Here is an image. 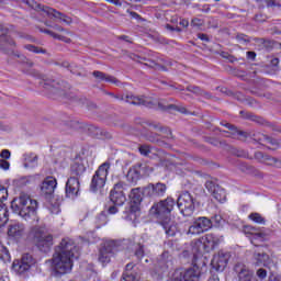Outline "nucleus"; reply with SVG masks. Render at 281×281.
Returning <instances> with one entry per match:
<instances>
[{"instance_id":"25","label":"nucleus","mask_w":281,"mask_h":281,"mask_svg":"<svg viewBox=\"0 0 281 281\" xmlns=\"http://www.w3.org/2000/svg\"><path fill=\"white\" fill-rule=\"evenodd\" d=\"M57 188V180L54 176H47L42 183V193L45 196H53Z\"/></svg>"},{"instance_id":"46","label":"nucleus","mask_w":281,"mask_h":281,"mask_svg":"<svg viewBox=\"0 0 281 281\" xmlns=\"http://www.w3.org/2000/svg\"><path fill=\"white\" fill-rule=\"evenodd\" d=\"M20 261H22L24 265H29V267H33L35 265V259L30 254H23Z\"/></svg>"},{"instance_id":"43","label":"nucleus","mask_w":281,"mask_h":281,"mask_svg":"<svg viewBox=\"0 0 281 281\" xmlns=\"http://www.w3.org/2000/svg\"><path fill=\"white\" fill-rule=\"evenodd\" d=\"M24 49L32 52L34 54H43V55L47 54V50L44 49L43 47H37L32 44L24 45Z\"/></svg>"},{"instance_id":"50","label":"nucleus","mask_w":281,"mask_h":281,"mask_svg":"<svg viewBox=\"0 0 281 281\" xmlns=\"http://www.w3.org/2000/svg\"><path fill=\"white\" fill-rule=\"evenodd\" d=\"M55 83H56L55 80H46L43 82V88L46 90H50V89L58 90V88H56Z\"/></svg>"},{"instance_id":"56","label":"nucleus","mask_w":281,"mask_h":281,"mask_svg":"<svg viewBox=\"0 0 281 281\" xmlns=\"http://www.w3.org/2000/svg\"><path fill=\"white\" fill-rule=\"evenodd\" d=\"M247 104H248L250 108H259V103H258V101H256L255 99H247Z\"/></svg>"},{"instance_id":"22","label":"nucleus","mask_w":281,"mask_h":281,"mask_svg":"<svg viewBox=\"0 0 281 281\" xmlns=\"http://www.w3.org/2000/svg\"><path fill=\"white\" fill-rule=\"evenodd\" d=\"M254 142L258 143L261 146H268L269 149L271 150H276L277 148H280V142L274 139V138H270L269 136L257 132L254 134Z\"/></svg>"},{"instance_id":"35","label":"nucleus","mask_w":281,"mask_h":281,"mask_svg":"<svg viewBox=\"0 0 281 281\" xmlns=\"http://www.w3.org/2000/svg\"><path fill=\"white\" fill-rule=\"evenodd\" d=\"M8 207L3 202H0V227L7 225L9 217H8Z\"/></svg>"},{"instance_id":"39","label":"nucleus","mask_w":281,"mask_h":281,"mask_svg":"<svg viewBox=\"0 0 281 281\" xmlns=\"http://www.w3.org/2000/svg\"><path fill=\"white\" fill-rule=\"evenodd\" d=\"M231 154L238 158H244V159H249V160H252V158H254L252 156H250V154H248V151H246L244 149H238V148H232Z\"/></svg>"},{"instance_id":"28","label":"nucleus","mask_w":281,"mask_h":281,"mask_svg":"<svg viewBox=\"0 0 281 281\" xmlns=\"http://www.w3.org/2000/svg\"><path fill=\"white\" fill-rule=\"evenodd\" d=\"M24 233H25L24 225H21V224L11 225V227H9L8 229V236L13 238L16 241H19L24 236Z\"/></svg>"},{"instance_id":"29","label":"nucleus","mask_w":281,"mask_h":281,"mask_svg":"<svg viewBox=\"0 0 281 281\" xmlns=\"http://www.w3.org/2000/svg\"><path fill=\"white\" fill-rule=\"evenodd\" d=\"M92 76H94V78H97V80H99L100 82H108L111 85L117 83V79L113 76L108 75L106 72L95 70L94 72H92Z\"/></svg>"},{"instance_id":"47","label":"nucleus","mask_w":281,"mask_h":281,"mask_svg":"<svg viewBox=\"0 0 281 281\" xmlns=\"http://www.w3.org/2000/svg\"><path fill=\"white\" fill-rule=\"evenodd\" d=\"M167 271H168V266H166L164 261L158 262V265L155 267V272L158 277H161Z\"/></svg>"},{"instance_id":"53","label":"nucleus","mask_w":281,"mask_h":281,"mask_svg":"<svg viewBox=\"0 0 281 281\" xmlns=\"http://www.w3.org/2000/svg\"><path fill=\"white\" fill-rule=\"evenodd\" d=\"M0 157H1L3 160H9V159L11 158V151L8 150V149L1 150Z\"/></svg>"},{"instance_id":"14","label":"nucleus","mask_w":281,"mask_h":281,"mask_svg":"<svg viewBox=\"0 0 281 281\" xmlns=\"http://www.w3.org/2000/svg\"><path fill=\"white\" fill-rule=\"evenodd\" d=\"M198 241L202 245L203 251L209 254L214 251L221 245V237L213 233L203 235Z\"/></svg>"},{"instance_id":"3","label":"nucleus","mask_w":281,"mask_h":281,"mask_svg":"<svg viewBox=\"0 0 281 281\" xmlns=\"http://www.w3.org/2000/svg\"><path fill=\"white\" fill-rule=\"evenodd\" d=\"M142 127L149 131H142V134L148 142L160 143L161 139H175L171 130L169 127L162 126L160 123L143 122Z\"/></svg>"},{"instance_id":"45","label":"nucleus","mask_w":281,"mask_h":281,"mask_svg":"<svg viewBox=\"0 0 281 281\" xmlns=\"http://www.w3.org/2000/svg\"><path fill=\"white\" fill-rule=\"evenodd\" d=\"M138 153L144 157H149L153 153V147L146 144L138 146Z\"/></svg>"},{"instance_id":"38","label":"nucleus","mask_w":281,"mask_h":281,"mask_svg":"<svg viewBox=\"0 0 281 281\" xmlns=\"http://www.w3.org/2000/svg\"><path fill=\"white\" fill-rule=\"evenodd\" d=\"M256 266H267L270 259L268 254H255L254 255Z\"/></svg>"},{"instance_id":"12","label":"nucleus","mask_w":281,"mask_h":281,"mask_svg":"<svg viewBox=\"0 0 281 281\" xmlns=\"http://www.w3.org/2000/svg\"><path fill=\"white\" fill-rule=\"evenodd\" d=\"M117 251L119 248L116 241H104L102 247L99 249L98 261L103 266L109 265L111 262V258L115 257Z\"/></svg>"},{"instance_id":"30","label":"nucleus","mask_w":281,"mask_h":281,"mask_svg":"<svg viewBox=\"0 0 281 281\" xmlns=\"http://www.w3.org/2000/svg\"><path fill=\"white\" fill-rule=\"evenodd\" d=\"M30 269H32V267L27 263L20 261V259L13 260L12 270L15 271L18 274H23Z\"/></svg>"},{"instance_id":"18","label":"nucleus","mask_w":281,"mask_h":281,"mask_svg":"<svg viewBox=\"0 0 281 281\" xmlns=\"http://www.w3.org/2000/svg\"><path fill=\"white\" fill-rule=\"evenodd\" d=\"M168 190L164 182L149 183L144 188V194L149 198H162Z\"/></svg>"},{"instance_id":"17","label":"nucleus","mask_w":281,"mask_h":281,"mask_svg":"<svg viewBox=\"0 0 281 281\" xmlns=\"http://www.w3.org/2000/svg\"><path fill=\"white\" fill-rule=\"evenodd\" d=\"M205 189L206 191H209V193L212 194L213 199H215L217 202L224 203L225 201H227V192L215 182L206 181Z\"/></svg>"},{"instance_id":"19","label":"nucleus","mask_w":281,"mask_h":281,"mask_svg":"<svg viewBox=\"0 0 281 281\" xmlns=\"http://www.w3.org/2000/svg\"><path fill=\"white\" fill-rule=\"evenodd\" d=\"M234 272L236 273L238 281H259L254 277V271L244 263H236L234 266Z\"/></svg>"},{"instance_id":"54","label":"nucleus","mask_w":281,"mask_h":281,"mask_svg":"<svg viewBox=\"0 0 281 281\" xmlns=\"http://www.w3.org/2000/svg\"><path fill=\"white\" fill-rule=\"evenodd\" d=\"M236 41H238L239 43H250V40H248L247 35L244 34L236 35Z\"/></svg>"},{"instance_id":"41","label":"nucleus","mask_w":281,"mask_h":281,"mask_svg":"<svg viewBox=\"0 0 281 281\" xmlns=\"http://www.w3.org/2000/svg\"><path fill=\"white\" fill-rule=\"evenodd\" d=\"M226 128L231 130L233 132V135L235 136H240L243 137L244 139H246L248 137V133L247 132H243V131H239L236 126L227 123L225 125Z\"/></svg>"},{"instance_id":"9","label":"nucleus","mask_w":281,"mask_h":281,"mask_svg":"<svg viewBox=\"0 0 281 281\" xmlns=\"http://www.w3.org/2000/svg\"><path fill=\"white\" fill-rule=\"evenodd\" d=\"M105 94L108 97L114 98L115 100L123 101L125 103L133 104L136 106H145L148 109H154V105H155L153 99L146 98V97L139 98L133 94L121 95V94H115L113 92H105Z\"/></svg>"},{"instance_id":"2","label":"nucleus","mask_w":281,"mask_h":281,"mask_svg":"<svg viewBox=\"0 0 281 281\" xmlns=\"http://www.w3.org/2000/svg\"><path fill=\"white\" fill-rule=\"evenodd\" d=\"M11 207L14 213L25 221H35L37 218L38 202L33 200L30 195L21 194L14 198L11 202Z\"/></svg>"},{"instance_id":"37","label":"nucleus","mask_w":281,"mask_h":281,"mask_svg":"<svg viewBox=\"0 0 281 281\" xmlns=\"http://www.w3.org/2000/svg\"><path fill=\"white\" fill-rule=\"evenodd\" d=\"M109 223V217L105 212L100 213L95 217V228L101 229L103 226L108 225Z\"/></svg>"},{"instance_id":"52","label":"nucleus","mask_w":281,"mask_h":281,"mask_svg":"<svg viewBox=\"0 0 281 281\" xmlns=\"http://www.w3.org/2000/svg\"><path fill=\"white\" fill-rule=\"evenodd\" d=\"M8 198V190L4 186L0 184V203H3Z\"/></svg>"},{"instance_id":"36","label":"nucleus","mask_w":281,"mask_h":281,"mask_svg":"<svg viewBox=\"0 0 281 281\" xmlns=\"http://www.w3.org/2000/svg\"><path fill=\"white\" fill-rule=\"evenodd\" d=\"M40 32L49 35L54 40H58V41H61V42H65V43H70L71 42L70 38H67L64 35H58L54 31H50V30H47V29H40Z\"/></svg>"},{"instance_id":"60","label":"nucleus","mask_w":281,"mask_h":281,"mask_svg":"<svg viewBox=\"0 0 281 281\" xmlns=\"http://www.w3.org/2000/svg\"><path fill=\"white\" fill-rule=\"evenodd\" d=\"M119 212V209L116 206H111L108 209V214L114 215Z\"/></svg>"},{"instance_id":"59","label":"nucleus","mask_w":281,"mask_h":281,"mask_svg":"<svg viewBox=\"0 0 281 281\" xmlns=\"http://www.w3.org/2000/svg\"><path fill=\"white\" fill-rule=\"evenodd\" d=\"M179 25L184 27V29H187L188 25H190V22L188 20H186V19H180Z\"/></svg>"},{"instance_id":"24","label":"nucleus","mask_w":281,"mask_h":281,"mask_svg":"<svg viewBox=\"0 0 281 281\" xmlns=\"http://www.w3.org/2000/svg\"><path fill=\"white\" fill-rule=\"evenodd\" d=\"M38 9L45 12L47 15L53 16L54 19H59L61 22L66 23L67 25H70L72 23V20L70 16H67L64 13H60L56 9H52L49 7H45L42 4H38Z\"/></svg>"},{"instance_id":"23","label":"nucleus","mask_w":281,"mask_h":281,"mask_svg":"<svg viewBox=\"0 0 281 281\" xmlns=\"http://www.w3.org/2000/svg\"><path fill=\"white\" fill-rule=\"evenodd\" d=\"M254 158L257 161H259L266 166L281 169V160L280 159H278L276 157H271L269 155H265L262 151H256L254 155Z\"/></svg>"},{"instance_id":"20","label":"nucleus","mask_w":281,"mask_h":281,"mask_svg":"<svg viewBox=\"0 0 281 281\" xmlns=\"http://www.w3.org/2000/svg\"><path fill=\"white\" fill-rule=\"evenodd\" d=\"M229 262V254H224L223 251H218V254L214 255L211 260V266L215 271H224L227 268Z\"/></svg>"},{"instance_id":"1","label":"nucleus","mask_w":281,"mask_h":281,"mask_svg":"<svg viewBox=\"0 0 281 281\" xmlns=\"http://www.w3.org/2000/svg\"><path fill=\"white\" fill-rule=\"evenodd\" d=\"M79 256V249L71 239H61L59 246L55 248L52 259L54 276L60 278L70 273L74 267V259H78Z\"/></svg>"},{"instance_id":"61","label":"nucleus","mask_w":281,"mask_h":281,"mask_svg":"<svg viewBox=\"0 0 281 281\" xmlns=\"http://www.w3.org/2000/svg\"><path fill=\"white\" fill-rule=\"evenodd\" d=\"M127 12L130 13V16H132L133 19H136V20L140 19V15L137 12L130 11V10H127Z\"/></svg>"},{"instance_id":"48","label":"nucleus","mask_w":281,"mask_h":281,"mask_svg":"<svg viewBox=\"0 0 281 281\" xmlns=\"http://www.w3.org/2000/svg\"><path fill=\"white\" fill-rule=\"evenodd\" d=\"M210 222H211V226H215V227H220L222 225V222H223V217L222 215H215V216H212L210 218Z\"/></svg>"},{"instance_id":"34","label":"nucleus","mask_w":281,"mask_h":281,"mask_svg":"<svg viewBox=\"0 0 281 281\" xmlns=\"http://www.w3.org/2000/svg\"><path fill=\"white\" fill-rule=\"evenodd\" d=\"M187 91L193 93L196 97L212 98V94L203 91L199 86H188Z\"/></svg>"},{"instance_id":"26","label":"nucleus","mask_w":281,"mask_h":281,"mask_svg":"<svg viewBox=\"0 0 281 281\" xmlns=\"http://www.w3.org/2000/svg\"><path fill=\"white\" fill-rule=\"evenodd\" d=\"M166 101L165 100H160L158 102V108L160 111H166V112H179L181 114L188 115L190 114V112H188L187 108L183 105H176V104H168L165 105Z\"/></svg>"},{"instance_id":"7","label":"nucleus","mask_w":281,"mask_h":281,"mask_svg":"<svg viewBox=\"0 0 281 281\" xmlns=\"http://www.w3.org/2000/svg\"><path fill=\"white\" fill-rule=\"evenodd\" d=\"M110 168V162H103L102 165L99 166L94 176H92L91 179L90 190L92 192L101 190L106 184Z\"/></svg>"},{"instance_id":"15","label":"nucleus","mask_w":281,"mask_h":281,"mask_svg":"<svg viewBox=\"0 0 281 281\" xmlns=\"http://www.w3.org/2000/svg\"><path fill=\"white\" fill-rule=\"evenodd\" d=\"M110 200L114 206H123L126 202V195L124 193V182H117L114 184L110 192Z\"/></svg>"},{"instance_id":"6","label":"nucleus","mask_w":281,"mask_h":281,"mask_svg":"<svg viewBox=\"0 0 281 281\" xmlns=\"http://www.w3.org/2000/svg\"><path fill=\"white\" fill-rule=\"evenodd\" d=\"M243 233L255 247H260L262 243L269 239V235L265 228L246 225L243 227Z\"/></svg>"},{"instance_id":"40","label":"nucleus","mask_w":281,"mask_h":281,"mask_svg":"<svg viewBox=\"0 0 281 281\" xmlns=\"http://www.w3.org/2000/svg\"><path fill=\"white\" fill-rule=\"evenodd\" d=\"M248 218H249L250 221H252V222H254L255 224H257V225H266V223H267L266 218L262 217V215L259 214V213H250V214L248 215Z\"/></svg>"},{"instance_id":"5","label":"nucleus","mask_w":281,"mask_h":281,"mask_svg":"<svg viewBox=\"0 0 281 281\" xmlns=\"http://www.w3.org/2000/svg\"><path fill=\"white\" fill-rule=\"evenodd\" d=\"M177 202L175 199L167 196L165 200L154 203L150 213L159 222L171 220V212L175 210Z\"/></svg>"},{"instance_id":"42","label":"nucleus","mask_w":281,"mask_h":281,"mask_svg":"<svg viewBox=\"0 0 281 281\" xmlns=\"http://www.w3.org/2000/svg\"><path fill=\"white\" fill-rule=\"evenodd\" d=\"M144 60L147 61L144 64L145 66H147L154 70L166 71L165 66L159 65L155 60H153V59H144Z\"/></svg>"},{"instance_id":"57","label":"nucleus","mask_w":281,"mask_h":281,"mask_svg":"<svg viewBox=\"0 0 281 281\" xmlns=\"http://www.w3.org/2000/svg\"><path fill=\"white\" fill-rule=\"evenodd\" d=\"M198 38H200L202 42H205V43L210 42L209 35L203 33L198 34Z\"/></svg>"},{"instance_id":"16","label":"nucleus","mask_w":281,"mask_h":281,"mask_svg":"<svg viewBox=\"0 0 281 281\" xmlns=\"http://www.w3.org/2000/svg\"><path fill=\"white\" fill-rule=\"evenodd\" d=\"M33 243H35L40 251L47 254L50 251L52 246H54V236L36 234L33 238Z\"/></svg>"},{"instance_id":"33","label":"nucleus","mask_w":281,"mask_h":281,"mask_svg":"<svg viewBox=\"0 0 281 281\" xmlns=\"http://www.w3.org/2000/svg\"><path fill=\"white\" fill-rule=\"evenodd\" d=\"M133 251H134V257L136 258L137 261H142V259H144L146 256L145 245L140 243H137L136 245H134Z\"/></svg>"},{"instance_id":"8","label":"nucleus","mask_w":281,"mask_h":281,"mask_svg":"<svg viewBox=\"0 0 281 281\" xmlns=\"http://www.w3.org/2000/svg\"><path fill=\"white\" fill-rule=\"evenodd\" d=\"M10 33H18L13 25L3 27V25L0 24V50L7 53L8 55L12 54L14 48H16V42H14L11 36L7 35Z\"/></svg>"},{"instance_id":"13","label":"nucleus","mask_w":281,"mask_h":281,"mask_svg":"<svg viewBox=\"0 0 281 281\" xmlns=\"http://www.w3.org/2000/svg\"><path fill=\"white\" fill-rule=\"evenodd\" d=\"M212 222L206 216H200L195 218L193 224L189 227L188 233L193 236L201 235L204 232L212 229Z\"/></svg>"},{"instance_id":"64","label":"nucleus","mask_w":281,"mask_h":281,"mask_svg":"<svg viewBox=\"0 0 281 281\" xmlns=\"http://www.w3.org/2000/svg\"><path fill=\"white\" fill-rule=\"evenodd\" d=\"M269 281H281V277L274 276V274H270L269 276Z\"/></svg>"},{"instance_id":"10","label":"nucleus","mask_w":281,"mask_h":281,"mask_svg":"<svg viewBox=\"0 0 281 281\" xmlns=\"http://www.w3.org/2000/svg\"><path fill=\"white\" fill-rule=\"evenodd\" d=\"M201 271L199 266L190 268L176 269L172 276V281H200Z\"/></svg>"},{"instance_id":"63","label":"nucleus","mask_w":281,"mask_h":281,"mask_svg":"<svg viewBox=\"0 0 281 281\" xmlns=\"http://www.w3.org/2000/svg\"><path fill=\"white\" fill-rule=\"evenodd\" d=\"M247 58L250 59V60H255L256 53L255 52H247Z\"/></svg>"},{"instance_id":"62","label":"nucleus","mask_w":281,"mask_h":281,"mask_svg":"<svg viewBox=\"0 0 281 281\" xmlns=\"http://www.w3.org/2000/svg\"><path fill=\"white\" fill-rule=\"evenodd\" d=\"M134 267H135V265L133 262H130L126 265L125 271L134 272L133 271Z\"/></svg>"},{"instance_id":"21","label":"nucleus","mask_w":281,"mask_h":281,"mask_svg":"<svg viewBox=\"0 0 281 281\" xmlns=\"http://www.w3.org/2000/svg\"><path fill=\"white\" fill-rule=\"evenodd\" d=\"M79 191H80L79 179L77 177H69L65 187L66 198L76 199L79 195Z\"/></svg>"},{"instance_id":"11","label":"nucleus","mask_w":281,"mask_h":281,"mask_svg":"<svg viewBox=\"0 0 281 281\" xmlns=\"http://www.w3.org/2000/svg\"><path fill=\"white\" fill-rule=\"evenodd\" d=\"M178 207L182 216L191 217L195 210L194 199L189 191L182 192L178 199Z\"/></svg>"},{"instance_id":"51","label":"nucleus","mask_w":281,"mask_h":281,"mask_svg":"<svg viewBox=\"0 0 281 281\" xmlns=\"http://www.w3.org/2000/svg\"><path fill=\"white\" fill-rule=\"evenodd\" d=\"M49 211L52 212V214H59L60 213V204L59 202H55L50 204Z\"/></svg>"},{"instance_id":"44","label":"nucleus","mask_w":281,"mask_h":281,"mask_svg":"<svg viewBox=\"0 0 281 281\" xmlns=\"http://www.w3.org/2000/svg\"><path fill=\"white\" fill-rule=\"evenodd\" d=\"M123 281H139L137 272L125 271L122 273Z\"/></svg>"},{"instance_id":"32","label":"nucleus","mask_w":281,"mask_h":281,"mask_svg":"<svg viewBox=\"0 0 281 281\" xmlns=\"http://www.w3.org/2000/svg\"><path fill=\"white\" fill-rule=\"evenodd\" d=\"M86 172V166L82 162H74L70 166V175H75L77 177H81Z\"/></svg>"},{"instance_id":"31","label":"nucleus","mask_w":281,"mask_h":281,"mask_svg":"<svg viewBox=\"0 0 281 281\" xmlns=\"http://www.w3.org/2000/svg\"><path fill=\"white\" fill-rule=\"evenodd\" d=\"M240 115H244V119L249 120L250 122H256L259 125H266L267 123L266 119H262L261 116L255 115L250 112L240 111Z\"/></svg>"},{"instance_id":"4","label":"nucleus","mask_w":281,"mask_h":281,"mask_svg":"<svg viewBox=\"0 0 281 281\" xmlns=\"http://www.w3.org/2000/svg\"><path fill=\"white\" fill-rule=\"evenodd\" d=\"M143 194H145V189L135 188L130 192L128 209L123 212V218L135 223L140 216V204L143 201Z\"/></svg>"},{"instance_id":"55","label":"nucleus","mask_w":281,"mask_h":281,"mask_svg":"<svg viewBox=\"0 0 281 281\" xmlns=\"http://www.w3.org/2000/svg\"><path fill=\"white\" fill-rule=\"evenodd\" d=\"M0 168L3 170L10 169V162H8L5 159H0Z\"/></svg>"},{"instance_id":"49","label":"nucleus","mask_w":281,"mask_h":281,"mask_svg":"<svg viewBox=\"0 0 281 281\" xmlns=\"http://www.w3.org/2000/svg\"><path fill=\"white\" fill-rule=\"evenodd\" d=\"M256 276H257V278H258L259 280L262 281V280H266V279H267L268 272H267L266 269L259 268V269L257 270V272H256Z\"/></svg>"},{"instance_id":"27","label":"nucleus","mask_w":281,"mask_h":281,"mask_svg":"<svg viewBox=\"0 0 281 281\" xmlns=\"http://www.w3.org/2000/svg\"><path fill=\"white\" fill-rule=\"evenodd\" d=\"M159 225L162 226L168 237H175L179 232L178 224L172 222L171 218L159 221Z\"/></svg>"},{"instance_id":"58","label":"nucleus","mask_w":281,"mask_h":281,"mask_svg":"<svg viewBox=\"0 0 281 281\" xmlns=\"http://www.w3.org/2000/svg\"><path fill=\"white\" fill-rule=\"evenodd\" d=\"M191 25L199 27L202 25V20L195 18V19L191 20Z\"/></svg>"}]
</instances>
